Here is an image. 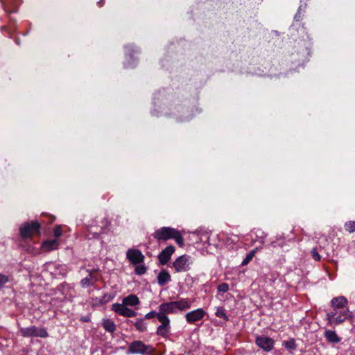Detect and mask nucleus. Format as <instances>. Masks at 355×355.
<instances>
[{"label":"nucleus","mask_w":355,"mask_h":355,"mask_svg":"<svg viewBox=\"0 0 355 355\" xmlns=\"http://www.w3.org/2000/svg\"><path fill=\"white\" fill-rule=\"evenodd\" d=\"M152 236L158 241L174 239L180 246L184 244V239L180 231L171 227H160L156 230Z\"/></svg>","instance_id":"1"},{"label":"nucleus","mask_w":355,"mask_h":355,"mask_svg":"<svg viewBox=\"0 0 355 355\" xmlns=\"http://www.w3.org/2000/svg\"><path fill=\"white\" fill-rule=\"evenodd\" d=\"M354 314L349 309L345 310L331 309L326 313V320L329 326H336L343 324L346 320L354 319Z\"/></svg>","instance_id":"2"},{"label":"nucleus","mask_w":355,"mask_h":355,"mask_svg":"<svg viewBox=\"0 0 355 355\" xmlns=\"http://www.w3.org/2000/svg\"><path fill=\"white\" fill-rule=\"evenodd\" d=\"M191 306V302L189 299L182 298L178 301L162 303L159 305V309L170 314L176 313L177 311H185L189 309Z\"/></svg>","instance_id":"3"},{"label":"nucleus","mask_w":355,"mask_h":355,"mask_svg":"<svg viewBox=\"0 0 355 355\" xmlns=\"http://www.w3.org/2000/svg\"><path fill=\"white\" fill-rule=\"evenodd\" d=\"M40 224L36 220L25 222L19 227L20 236L23 239H31L35 235L40 234Z\"/></svg>","instance_id":"4"},{"label":"nucleus","mask_w":355,"mask_h":355,"mask_svg":"<svg viewBox=\"0 0 355 355\" xmlns=\"http://www.w3.org/2000/svg\"><path fill=\"white\" fill-rule=\"evenodd\" d=\"M95 223L96 224L91 225L88 228L89 234L87 236L89 239H94L102 234H104L105 229L110 225V222L105 217H96Z\"/></svg>","instance_id":"5"},{"label":"nucleus","mask_w":355,"mask_h":355,"mask_svg":"<svg viewBox=\"0 0 355 355\" xmlns=\"http://www.w3.org/2000/svg\"><path fill=\"white\" fill-rule=\"evenodd\" d=\"M154 351V349L151 345H146L141 340H135L131 343L129 345L128 354H151Z\"/></svg>","instance_id":"6"},{"label":"nucleus","mask_w":355,"mask_h":355,"mask_svg":"<svg viewBox=\"0 0 355 355\" xmlns=\"http://www.w3.org/2000/svg\"><path fill=\"white\" fill-rule=\"evenodd\" d=\"M19 332L23 337H40L46 338L49 336L47 331L45 328H40L35 325L30 326L28 327H21L19 328Z\"/></svg>","instance_id":"7"},{"label":"nucleus","mask_w":355,"mask_h":355,"mask_svg":"<svg viewBox=\"0 0 355 355\" xmlns=\"http://www.w3.org/2000/svg\"><path fill=\"white\" fill-rule=\"evenodd\" d=\"M191 257L187 254H183L175 260L173 267L176 272H187L191 269Z\"/></svg>","instance_id":"8"},{"label":"nucleus","mask_w":355,"mask_h":355,"mask_svg":"<svg viewBox=\"0 0 355 355\" xmlns=\"http://www.w3.org/2000/svg\"><path fill=\"white\" fill-rule=\"evenodd\" d=\"M127 306H128L123 303H114L112 305V310L117 314L124 317L131 318L136 316L137 313L135 311L128 308Z\"/></svg>","instance_id":"9"},{"label":"nucleus","mask_w":355,"mask_h":355,"mask_svg":"<svg viewBox=\"0 0 355 355\" xmlns=\"http://www.w3.org/2000/svg\"><path fill=\"white\" fill-rule=\"evenodd\" d=\"M126 257L133 265H138L144 261V255L138 249H129L126 252Z\"/></svg>","instance_id":"10"},{"label":"nucleus","mask_w":355,"mask_h":355,"mask_svg":"<svg viewBox=\"0 0 355 355\" xmlns=\"http://www.w3.org/2000/svg\"><path fill=\"white\" fill-rule=\"evenodd\" d=\"M255 343L265 352H270L274 347L275 342L270 338L259 336L256 338Z\"/></svg>","instance_id":"11"},{"label":"nucleus","mask_w":355,"mask_h":355,"mask_svg":"<svg viewBox=\"0 0 355 355\" xmlns=\"http://www.w3.org/2000/svg\"><path fill=\"white\" fill-rule=\"evenodd\" d=\"M205 314V311L200 308L186 313L185 319L188 323H194L202 320Z\"/></svg>","instance_id":"12"},{"label":"nucleus","mask_w":355,"mask_h":355,"mask_svg":"<svg viewBox=\"0 0 355 355\" xmlns=\"http://www.w3.org/2000/svg\"><path fill=\"white\" fill-rule=\"evenodd\" d=\"M175 252V248L169 245L165 248L158 255V259L161 265H166L171 259Z\"/></svg>","instance_id":"13"},{"label":"nucleus","mask_w":355,"mask_h":355,"mask_svg":"<svg viewBox=\"0 0 355 355\" xmlns=\"http://www.w3.org/2000/svg\"><path fill=\"white\" fill-rule=\"evenodd\" d=\"M331 309L345 310L348 308V301L346 297L343 296H339L334 297L331 300Z\"/></svg>","instance_id":"14"},{"label":"nucleus","mask_w":355,"mask_h":355,"mask_svg":"<svg viewBox=\"0 0 355 355\" xmlns=\"http://www.w3.org/2000/svg\"><path fill=\"white\" fill-rule=\"evenodd\" d=\"M157 279L158 284L163 286L171 280V277L166 270L163 269L158 274Z\"/></svg>","instance_id":"15"},{"label":"nucleus","mask_w":355,"mask_h":355,"mask_svg":"<svg viewBox=\"0 0 355 355\" xmlns=\"http://www.w3.org/2000/svg\"><path fill=\"white\" fill-rule=\"evenodd\" d=\"M324 336L329 343L336 344L341 340V338L338 336L336 331L330 329L324 331Z\"/></svg>","instance_id":"16"},{"label":"nucleus","mask_w":355,"mask_h":355,"mask_svg":"<svg viewBox=\"0 0 355 355\" xmlns=\"http://www.w3.org/2000/svg\"><path fill=\"white\" fill-rule=\"evenodd\" d=\"M59 245L58 241L56 239L53 240H47L42 243V248L44 251L50 252L55 250Z\"/></svg>","instance_id":"17"},{"label":"nucleus","mask_w":355,"mask_h":355,"mask_svg":"<svg viewBox=\"0 0 355 355\" xmlns=\"http://www.w3.org/2000/svg\"><path fill=\"white\" fill-rule=\"evenodd\" d=\"M122 303L126 306H133L139 304L140 301L137 295L130 294L123 299Z\"/></svg>","instance_id":"18"},{"label":"nucleus","mask_w":355,"mask_h":355,"mask_svg":"<svg viewBox=\"0 0 355 355\" xmlns=\"http://www.w3.org/2000/svg\"><path fill=\"white\" fill-rule=\"evenodd\" d=\"M102 326L106 331L111 334L114 333L116 329L114 322L112 320L107 318L103 319Z\"/></svg>","instance_id":"19"},{"label":"nucleus","mask_w":355,"mask_h":355,"mask_svg":"<svg viewBox=\"0 0 355 355\" xmlns=\"http://www.w3.org/2000/svg\"><path fill=\"white\" fill-rule=\"evenodd\" d=\"M171 331V326L168 325H159L157 328L156 334L159 336H162L163 338H168L169 336Z\"/></svg>","instance_id":"20"},{"label":"nucleus","mask_w":355,"mask_h":355,"mask_svg":"<svg viewBox=\"0 0 355 355\" xmlns=\"http://www.w3.org/2000/svg\"><path fill=\"white\" fill-rule=\"evenodd\" d=\"M168 313L166 312H164L161 309H159V312H157V320L161 322L160 325H168L170 324V319L166 315Z\"/></svg>","instance_id":"21"},{"label":"nucleus","mask_w":355,"mask_h":355,"mask_svg":"<svg viewBox=\"0 0 355 355\" xmlns=\"http://www.w3.org/2000/svg\"><path fill=\"white\" fill-rule=\"evenodd\" d=\"M133 324L139 332H144L147 330V324L143 318L137 319Z\"/></svg>","instance_id":"22"},{"label":"nucleus","mask_w":355,"mask_h":355,"mask_svg":"<svg viewBox=\"0 0 355 355\" xmlns=\"http://www.w3.org/2000/svg\"><path fill=\"white\" fill-rule=\"evenodd\" d=\"M258 248H256L254 250H251L249 253L246 254V257L243 260L241 263V266H244L249 263V262L253 259V257L255 256L256 252H257Z\"/></svg>","instance_id":"23"},{"label":"nucleus","mask_w":355,"mask_h":355,"mask_svg":"<svg viewBox=\"0 0 355 355\" xmlns=\"http://www.w3.org/2000/svg\"><path fill=\"white\" fill-rule=\"evenodd\" d=\"M305 13V6H300L295 15L294 20L295 21H300L302 20Z\"/></svg>","instance_id":"24"},{"label":"nucleus","mask_w":355,"mask_h":355,"mask_svg":"<svg viewBox=\"0 0 355 355\" xmlns=\"http://www.w3.org/2000/svg\"><path fill=\"white\" fill-rule=\"evenodd\" d=\"M96 282V279L93 277L91 275L83 279L80 282L81 286L83 287H86L89 285L93 284Z\"/></svg>","instance_id":"25"},{"label":"nucleus","mask_w":355,"mask_h":355,"mask_svg":"<svg viewBox=\"0 0 355 355\" xmlns=\"http://www.w3.org/2000/svg\"><path fill=\"white\" fill-rule=\"evenodd\" d=\"M216 315L220 318H223L226 321L229 320L228 316L225 312V309L223 307H218L215 313Z\"/></svg>","instance_id":"26"},{"label":"nucleus","mask_w":355,"mask_h":355,"mask_svg":"<svg viewBox=\"0 0 355 355\" xmlns=\"http://www.w3.org/2000/svg\"><path fill=\"white\" fill-rule=\"evenodd\" d=\"M345 229L347 232L352 233L355 232V221L349 220L345 223Z\"/></svg>","instance_id":"27"},{"label":"nucleus","mask_w":355,"mask_h":355,"mask_svg":"<svg viewBox=\"0 0 355 355\" xmlns=\"http://www.w3.org/2000/svg\"><path fill=\"white\" fill-rule=\"evenodd\" d=\"M284 345L288 349H295L296 348V343L294 339L285 341Z\"/></svg>","instance_id":"28"},{"label":"nucleus","mask_w":355,"mask_h":355,"mask_svg":"<svg viewBox=\"0 0 355 355\" xmlns=\"http://www.w3.org/2000/svg\"><path fill=\"white\" fill-rule=\"evenodd\" d=\"M135 272L137 275H143L146 272V267L144 265H138L136 266Z\"/></svg>","instance_id":"29"},{"label":"nucleus","mask_w":355,"mask_h":355,"mask_svg":"<svg viewBox=\"0 0 355 355\" xmlns=\"http://www.w3.org/2000/svg\"><path fill=\"white\" fill-rule=\"evenodd\" d=\"M229 290V285L227 283H222L218 286V291L222 293H226Z\"/></svg>","instance_id":"30"},{"label":"nucleus","mask_w":355,"mask_h":355,"mask_svg":"<svg viewBox=\"0 0 355 355\" xmlns=\"http://www.w3.org/2000/svg\"><path fill=\"white\" fill-rule=\"evenodd\" d=\"M8 282V277L0 273V289Z\"/></svg>","instance_id":"31"},{"label":"nucleus","mask_w":355,"mask_h":355,"mask_svg":"<svg viewBox=\"0 0 355 355\" xmlns=\"http://www.w3.org/2000/svg\"><path fill=\"white\" fill-rule=\"evenodd\" d=\"M311 255H312L313 259L315 261H320L321 257L315 248H314L311 250Z\"/></svg>","instance_id":"32"},{"label":"nucleus","mask_w":355,"mask_h":355,"mask_svg":"<svg viewBox=\"0 0 355 355\" xmlns=\"http://www.w3.org/2000/svg\"><path fill=\"white\" fill-rule=\"evenodd\" d=\"M62 234L61 226L58 225L54 228L53 234L56 238L60 237Z\"/></svg>","instance_id":"33"},{"label":"nucleus","mask_w":355,"mask_h":355,"mask_svg":"<svg viewBox=\"0 0 355 355\" xmlns=\"http://www.w3.org/2000/svg\"><path fill=\"white\" fill-rule=\"evenodd\" d=\"M155 317H157V312L155 311H152L149 313H148L147 314L145 315V319H152Z\"/></svg>","instance_id":"34"},{"label":"nucleus","mask_w":355,"mask_h":355,"mask_svg":"<svg viewBox=\"0 0 355 355\" xmlns=\"http://www.w3.org/2000/svg\"><path fill=\"white\" fill-rule=\"evenodd\" d=\"M80 320L82 322H88L90 321V318L89 316L86 315V316L82 317Z\"/></svg>","instance_id":"35"},{"label":"nucleus","mask_w":355,"mask_h":355,"mask_svg":"<svg viewBox=\"0 0 355 355\" xmlns=\"http://www.w3.org/2000/svg\"><path fill=\"white\" fill-rule=\"evenodd\" d=\"M272 245L274 248H275V247H276V245L275 244V243H272Z\"/></svg>","instance_id":"36"}]
</instances>
